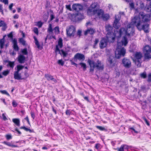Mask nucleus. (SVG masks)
Masks as SVG:
<instances>
[{
    "instance_id": "1",
    "label": "nucleus",
    "mask_w": 151,
    "mask_h": 151,
    "mask_svg": "<svg viewBox=\"0 0 151 151\" xmlns=\"http://www.w3.org/2000/svg\"><path fill=\"white\" fill-rule=\"evenodd\" d=\"M98 8V4L97 2L93 3L87 10V14L91 16L96 15L99 19H101L104 12L102 9H97Z\"/></svg>"
},
{
    "instance_id": "2",
    "label": "nucleus",
    "mask_w": 151,
    "mask_h": 151,
    "mask_svg": "<svg viewBox=\"0 0 151 151\" xmlns=\"http://www.w3.org/2000/svg\"><path fill=\"white\" fill-rule=\"evenodd\" d=\"M151 19V15L146 14L143 12H140L138 16H136L132 20V24H136L139 22L140 23H147L149 22Z\"/></svg>"
},
{
    "instance_id": "3",
    "label": "nucleus",
    "mask_w": 151,
    "mask_h": 151,
    "mask_svg": "<svg viewBox=\"0 0 151 151\" xmlns=\"http://www.w3.org/2000/svg\"><path fill=\"white\" fill-rule=\"evenodd\" d=\"M87 62L90 66V71L93 72L94 70V68H96L98 70H102L104 68V65L101 63L100 61L98 60L96 63L93 60L88 59Z\"/></svg>"
},
{
    "instance_id": "4",
    "label": "nucleus",
    "mask_w": 151,
    "mask_h": 151,
    "mask_svg": "<svg viewBox=\"0 0 151 151\" xmlns=\"http://www.w3.org/2000/svg\"><path fill=\"white\" fill-rule=\"evenodd\" d=\"M139 22L136 24H132L135 26L139 31L143 30L146 33H148L149 32L150 24L147 23H140Z\"/></svg>"
},
{
    "instance_id": "5",
    "label": "nucleus",
    "mask_w": 151,
    "mask_h": 151,
    "mask_svg": "<svg viewBox=\"0 0 151 151\" xmlns=\"http://www.w3.org/2000/svg\"><path fill=\"white\" fill-rule=\"evenodd\" d=\"M132 58L133 61L135 62V64L138 67H139L141 66L142 63V58L143 57L142 54L140 52H136Z\"/></svg>"
},
{
    "instance_id": "6",
    "label": "nucleus",
    "mask_w": 151,
    "mask_h": 151,
    "mask_svg": "<svg viewBox=\"0 0 151 151\" xmlns=\"http://www.w3.org/2000/svg\"><path fill=\"white\" fill-rule=\"evenodd\" d=\"M24 66L20 65H18L17 66V70L14 72V78L17 80H22L24 79V77H22V76L19 71L24 68Z\"/></svg>"
},
{
    "instance_id": "7",
    "label": "nucleus",
    "mask_w": 151,
    "mask_h": 151,
    "mask_svg": "<svg viewBox=\"0 0 151 151\" xmlns=\"http://www.w3.org/2000/svg\"><path fill=\"white\" fill-rule=\"evenodd\" d=\"M140 7L141 9L146 12L150 13L151 12V1L147 3L146 5L142 1H141L139 2Z\"/></svg>"
},
{
    "instance_id": "8",
    "label": "nucleus",
    "mask_w": 151,
    "mask_h": 151,
    "mask_svg": "<svg viewBox=\"0 0 151 151\" xmlns=\"http://www.w3.org/2000/svg\"><path fill=\"white\" fill-rule=\"evenodd\" d=\"M126 50L124 48H116L115 51V57L117 59L120 58L121 56H124Z\"/></svg>"
},
{
    "instance_id": "9",
    "label": "nucleus",
    "mask_w": 151,
    "mask_h": 151,
    "mask_svg": "<svg viewBox=\"0 0 151 151\" xmlns=\"http://www.w3.org/2000/svg\"><path fill=\"white\" fill-rule=\"evenodd\" d=\"M120 19V15L117 14L115 15V19L113 24V26L116 29H119L121 26V24L119 22Z\"/></svg>"
},
{
    "instance_id": "10",
    "label": "nucleus",
    "mask_w": 151,
    "mask_h": 151,
    "mask_svg": "<svg viewBox=\"0 0 151 151\" xmlns=\"http://www.w3.org/2000/svg\"><path fill=\"white\" fill-rule=\"evenodd\" d=\"M66 31L68 36L70 37H73L76 33V28L73 26L71 25L66 29Z\"/></svg>"
},
{
    "instance_id": "11",
    "label": "nucleus",
    "mask_w": 151,
    "mask_h": 151,
    "mask_svg": "<svg viewBox=\"0 0 151 151\" xmlns=\"http://www.w3.org/2000/svg\"><path fill=\"white\" fill-rule=\"evenodd\" d=\"M144 48L143 50L145 59L149 60L151 58V48Z\"/></svg>"
},
{
    "instance_id": "12",
    "label": "nucleus",
    "mask_w": 151,
    "mask_h": 151,
    "mask_svg": "<svg viewBox=\"0 0 151 151\" xmlns=\"http://www.w3.org/2000/svg\"><path fill=\"white\" fill-rule=\"evenodd\" d=\"M116 37L115 34L112 32H108L106 35L107 40L111 42H114Z\"/></svg>"
},
{
    "instance_id": "13",
    "label": "nucleus",
    "mask_w": 151,
    "mask_h": 151,
    "mask_svg": "<svg viewBox=\"0 0 151 151\" xmlns=\"http://www.w3.org/2000/svg\"><path fill=\"white\" fill-rule=\"evenodd\" d=\"M122 63L123 66L126 68H129L131 66V61L127 58H124L123 59Z\"/></svg>"
},
{
    "instance_id": "14",
    "label": "nucleus",
    "mask_w": 151,
    "mask_h": 151,
    "mask_svg": "<svg viewBox=\"0 0 151 151\" xmlns=\"http://www.w3.org/2000/svg\"><path fill=\"white\" fill-rule=\"evenodd\" d=\"M85 59L84 55L83 54L80 53H77L76 54L74 57V60L75 61H76L77 60L82 61L84 60Z\"/></svg>"
},
{
    "instance_id": "15",
    "label": "nucleus",
    "mask_w": 151,
    "mask_h": 151,
    "mask_svg": "<svg viewBox=\"0 0 151 151\" xmlns=\"http://www.w3.org/2000/svg\"><path fill=\"white\" fill-rule=\"evenodd\" d=\"M119 35L120 36H122L123 35L125 34L128 36H130V33H129L127 31V29H126L124 27H121L119 31Z\"/></svg>"
},
{
    "instance_id": "16",
    "label": "nucleus",
    "mask_w": 151,
    "mask_h": 151,
    "mask_svg": "<svg viewBox=\"0 0 151 151\" xmlns=\"http://www.w3.org/2000/svg\"><path fill=\"white\" fill-rule=\"evenodd\" d=\"M6 37V35H4L2 39L0 40V47H3L4 45L6 47H7L9 45V42L5 41V38Z\"/></svg>"
},
{
    "instance_id": "17",
    "label": "nucleus",
    "mask_w": 151,
    "mask_h": 151,
    "mask_svg": "<svg viewBox=\"0 0 151 151\" xmlns=\"http://www.w3.org/2000/svg\"><path fill=\"white\" fill-rule=\"evenodd\" d=\"M109 58L107 59L108 63L111 66H113L114 65V57L112 55H110L109 56H108Z\"/></svg>"
},
{
    "instance_id": "18",
    "label": "nucleus",
    "mask_w": 151,
    "mask_h": 151,
    "mask_svg": "<svg viewBox=\"0 0 151 151\" xmlns=\"http://www.w3.org/2000/svg\"><path fill=\"white\" fill-rule=\"evenodd\" d=\"M84 18V16L83 14L78 13L75 15V19L77 21H80Z\"/></svg>"
},
{
    "instance_id": "19",
    "label": "nucleus",
    "mask_w": 151,
    "mask_h": 151,
    "mask_svg": "<svg viewBox=\"0 0 151 151\" xmlns=\"http://www.w3.org/2000/svg\"><path fill=\"white\" fill-rule=\"evenodd\" d=\"M45 76L47 80L49 81L51 80L55 83H56L57 82V80L54 78L53 76L47 74H45Z\"/></svg>"
},
{
    "instance_id": "20",
    "label": "nucleus",
    "mask_w": 151,
    "mask_h": 151,
    "mask_svg": "<svg viewBox=\"0 0 151 151\" xmlns=\"http://www.w3.org/2000/svg\"><path fill=\"white\" fill-rule=\"evenodd\" d=\"M55 52L56 54L58 53L61 55H62L64 57H65L67 55V53L64 51L63 50H60L59 48H56Z\"/></svg>"
},
{
    "instance_id": "21",
    "label": "nucleus",
    "mask_w": 151,
    "mask_h": 151,
    "mask_svg": "<svg viewBox=\"0 0 151 151\" xmlns=\"http://www.w3.org/2000/svg\"><path fill=\"white\" fill-rule=\"evenodd\" d=\"M129 149L128 146L126 145H123L121 146L120 147L117 148L116 149L117 150V151H125L126 150L127 151Z\"/></svg>"
},
{
    "instance_id": "22",
    "label": "nucleus",
    "mask_w": 151,
    "mask_h": 151,
    "mask_svg": "<svg viewBox=\"0 0 151 151\" xmlns=\"http://www.w3.org/2000/svg\"><path fill=\"white\" fill-rule=\"evenodd\" d=\"M2 27L1 30L5 31L7 28V24L4 21L0 19V27Z\"/></svg>"
},
{
    "instance_id": "23",
    "label": "nucleus",
    "mask_w": 151,
    "mask_h": 151,
    "mask_svg": "<svg viewBox=\"0 0 151 151\" xmlns=\"http://www.w3.org/2000/svg\"><path fill=\"white\" fill-rule=\"evenodd\" d=\"M19 48H13L9 50V53L10 55H14L16 54L17 52L19 50Z\"/></svg>"
},
{
    "instance_id": "24",
    "label": "nucleus",
    "mask_w": 151,
    "mask_h": 151,
    "mask_svg": "<svg viewBox=\"0 0 151 151\" xmlns=\"http://www.w3.org/2000/svg\"><path fill=\"white\" fill-rule=\"evenodd\" d=\"M95 31V30L92 28H89L87 29L84 32V34L86 35L88 34H90L91 35L93 34Z\"/></svg>"
},
{
    "instance_id": "25",
    "label": "nucleus",
    "mask_w": 151,
    "mask_h": 151,
    "mask_svg": "<svg viewBox=\"0 0 151 151\" xmlns=\"http://www.w3.org/2000/svg\"><path fill=\"white\" fill-rule=\"evenodd\" d=\"M18 41L20 44H21L24 46H26L27 45V43L26 41L24 40L23 37H21L19 38Z\"/></svg>"
},
{
    "instance_id": "26",
    "label": "nucleus",
    "mask_w": 151,
    "mask_h": 151,
    "mask_svg": "<svg viewBox=\"0 0 151 151\" xmlns=\"http://www.w3.org/2000/svg\"><path fill=\"white\" fill-rule=\"evenodd\" d=\"M25 59V57L23 55L21 54L18 57V60L20 63H24V62Z\"/></svg>"
},
{
    "instance_id": "27",
    "label": "nucleus",
    "mask_w": 151,
    "mask_h": 151,
    "mask_svg": "<svg viewBox=\"0 0 151 151\" xmlns=\"http://www.w3.org/2000/svg\"><path fill=\"white\" fill-rule=\"evenodd\" d=\"M110 18L109 15L107 14H104V13L103 14L101 18L104 21H107Z\"/></svg>"
},
{
    "instance_id": "28",
    "label": "nucleus",
    "mask_w": 151,
    "mask_h": 151,
    "mask_svg": "<svg viewBox=\"0 0 151 151\" xmlns=\"http://www.w3.org/2000/svg\"><path fill=\"white\" fill-rule=\"evenodd\" d=\"M2 143L5 145H7L8 146L11 147H18V146L17 145H12L10 142H8L7 141H4Z\"/></svg>"
},
{
    "instance_id": "29",
    "label": "nucleus",
    "mask_w": 151,
    "mask_h": 151,
    "mask_svg": "<svg viewBox=\"0 0 151 151\" xmlns=\"http://www.w3.org/2000/svg\"><path fill=\"white\" fill-rule=\"evenodd\" d=\"M12 122L17 126H20V120L19 119L14 118L12 119Z\"/></svg>"
},
{
    "instance_id": "30",
    "label": "nucleus",
    "mask_w": 151,
    "mask_h": 151,
    "mask_svg": "<svg viewBox=\"0 0 151 151\" xmlns=\"http://www.w3.org/2000/svg\"><path fill=\"white\" fill-rule=\"evenodd\" d=\"M58 45L59 47H62L63 46V40L62 38H59L58 41V45L56 46V47H58Z\"/></svg>"
},
{
    "instance_id": "31",
    "label": "nucleus",
    "mask_w": 151,
    "mask_h": 151,
    "mask_svg": "<svg viewBox=\"0 0 151 151\" xmlns=\"http://www.w3.org/2000/svg\"><path fill=\"white\" fill-rule=\"evenodd\" d=\"M53 29L52 27V25L50 24L48 25V27L47 29V32L49 34L53 33Z\"/></svg>"
},
{
    "instance_id": "32",
    "label": "nucleus",
    "mask_w": 151,
    "mask_h": 151,
    "mask_svg": "<svg viewBox=\"0 0 151 151\" xmlns=\"http://www.w3.org/2000/svg\"><path fill=\"white\" fill-rule=\"evenodd\" d=\"M124 40L121 41L122 45L125 46L127 44L128 42L127 38L125 37H124Z\"/></svg>"
},
{
    "instance_id": "33",
    "label": "nucleus",
    "mask_w": 151,
    "mask_h": 151,
    "mask_svg": "<svg viewBox=\"0 0 151 151\" xmlns=\"http://www.w3.org/2000/svg\"><path fill=\"white\" fill-rule=\"evenodd\" d=\"M106 29L107 32H112L113 27L110 24H108L106 26Z\"/></svg>"
},
{
    "instance_id": "34",
    "label": "nucleus",
    "mask_w": 151,
    "mask_h": 151,
    "mask_svg": "<svg viewBox=\"0 0 151 151\" xmlns=\"http://www.w3.org/2000/svg\"><path fill=\"white\" fill-rule=\"evenodd\" d=\"M80 6V5L78 4H73L72 5V8L74 10L76 11H78V9H80L79 8V6Z\"/></svg>"
},
{
    "instance_id": "35",
    "label": "nucleus",
    "mask_w": 151,
    "mask_h": 151,
    "mask_svg": "<svg viewBox=\"0 0 151 151\" xmlns=\"http://www.w3.org/2000/svg\"><path fill=\"white\" fill-rule=\"evenodd\" d=\"M6 62L8 63V64L7 65V66H9L12 68H14V62H12L9 61H7Z\"/></svg>"
},
{
    "instance_id": "36",
    "label": "nucleus",
    "mask_w": 151,
    "mask_h": 151,
    "mask_svg": "<svg viewBox=\"0 0 151 151\" xmlns=\"http://www.w3.org/2000/svg\"><path fill=\"white\" fill-rule=\"evenodd\" d=\"M55 35H58L60 33V29L58 26H56L53 29Z\"/></svg>"
},
{
    "instance_id": "37",
    "label": "nucleus",
    "mask_w": 151,
    "mask_h": 151,
    "mask_svg": "<svg viewBox=\"0 0 151 151\" xmlns=\"http://www.w3.org/2000/svg\"><path fill=\"white\" fill-rule=\"evenodd\" d=\"M106 43L104 40H101L99 44L100 47H106V46H104V45L105 44L106 45Z\"/></svg>"
},
{
    "instance_id": "38",
    "label": "nucleus",
    "mask_w": 151,
    "mask_h": 151,
    "mask_svg": "<svg viewBox=\"0 0 151 151\" xmlns=\"http://www.w3.org/2000/svg\"><path fill=\"white\" fill-rule=\"evenodd\" d=\"M12 43L13 44V47H19L17 45V40L16 39H13Z\"/></svg>"
},
{
    "instance_id": "39",
    "label": "nucleus",
    "mask_w": 151,
    "mask_h": 151,
    "mask_svg": "<svg viewBox=\"0 0 151 151\" xmlns=\"http://www.w3.org/2000/svg\"><path fill=\"white\" fill-rule=\"evenodd\" d=\"M81 66V67L83 68L84 70H86V66L85 63H80L79 64Z\"/></svg>"
},
{
    "instance_id": "40",
    "label": "nucleus",
    "mask_w": 151,
    "mask_h": 151,
    "mask_svg": "<svg viewBox=\"0 0 151 151\" xmlns=\"http://www.w3.org/2000/svg\"><path fill=\"white\" fill-rule=\"evenodd\" d=\"M33 38L35 40V45L37 46V47H40V45L39 42L36 37L34 36Z\"/></svg>"
},
{
    "instance_id": "41",
    "label": "nucleus",
    "mask_w": 151,
    "mask_h": 151,
    "mask_svg": "<svg viewBox=\"0 0 151 151\" xmlns=\"http://www.w3.org/2000/svg\"><path fill=\"white\" fill-rule=\"evenodd\" d=\"M20 129H23L24 130L26 131L27 132H32V131L29 128H27L25 127L24 126V127H20Z\"/></svg>"
},
{
    "instance_id": "42",
    "label": "nucleus",
    "mask_w": 151,
    "mask_h": 151,
    "mask_svg": "<svg viewBox=\"0 0 151 151\" xmlns=\"http://www.w3.org/2000/svg\"><path fill=\"white\" fill-rule=\"evenodd\" d=\"M106 55L108 56H109V55H112V54L111 52V50H110V49H106Z\"/></svg>"
},
{
    "instance_id": "43",
    "label": "nucleus",
    "mask_w": 151,
    "mask_h": 151,
    "mask_svg": "<svg viewBox=\"0 0 151 151\" xmlns=\"http://www.w3.org/2000/svg\"><path fill=\"white\" fill-rule=\"evenodd\" d=\"M21 52L24 55H27V50L25 48L22 49Z\"/></svg>"
},
{
    "instance_id": "44",
    "label": "nucleus",
    "mask_w": 151,
    "mask_h": 151,
    "mask_svg": "<svg viewBox=\"0 0 151 151\" xmlns=\"http://www.w3.org/2000/svg\"><path fill=\"white\" fill-rule=\"evenodd\" d=\"M0 92L3 94H5L9 96H10L9 94L6 90H1L0 91Z\"/></svg>"
},
{
    "instance_id": "45",
    "label": "nucleus",
    "mask_w": 151,
    "mask_h": 151,
    "mask_svg": "<svg viewBox=\"0 0 151 151\" xmlns=\"http://www.w3.org/2000/svg\"><path fill=\"white\" fill-rule=\"evenodd\" d=\"M50 3L47 0L46 2V4L45 5V7L46 9H48L49 8L50 5Z\"/></svg>"
},
{
    "instance_id": "46",
    "label": "nucleus",
    "mask_w": 151,
    "mask_h": 151,
    "mask_svg": "<svg viewBox=\"0 0 151 151\" xmlns=\"http://www.w3.org/2000/svg\"><path fill=\"white\" fill-rule=\"evenodd\" d=\"M96 127L97 129H99L101 131H104L106 130L105 128L104 127H102V126H96Z\"/></svg>"
},
{
    "instance_id": "47",
    "label": "nucleus",
    "mask_w": 151,
    "mask_h": 151,
    "mask_svg": "<svg viewBox=\"0 0 151 151\" xmlns=\"http://www.w3.org/2000/svg\"><path fill=\"white\" fill-rule=\"evenodd\" d=\"M9 73V70H7L4 71L2 73V74L5 76H6Z\"/></svg>"
},
{
    "instance_id": "48",
    "label": "nucleus",
    "mask_w": 151,
    "mask_h": 151,
    "mask_svg": "<svg viewBox=\"0 0 151 151\" xmlns=\"http://www.w3.org/2000/svg\"><path fill=\"white\" fill-rule=\"evenodd\" d=\"M43 23L41 21H39L37 22V26L39 28L41 27L43 25Z\"/></svg>"
},
{
    "instance_id": "49",
    "label": "nucleus",
    "mask_w": 151,
    "mask_h": 151,
    "mask_svg": "<svg viewBox=\"0 0 151 151\" xmlns=\"http://www.w3.org/2000/svg\"><path fill=\"white\" fill-rule=\"evenodd\" d=\"M129 7L131 9H132L134 8V3L133 2H131L129 4Z\"/></svg>"
},
{
    "instance_id": "50",
    "label": "nucleus",
    "mask_w": 151,
    "mask_h": 151,
    "mask_svg": "<svg viewBox=\"0 0 151 151\" xmlns=\"http://www.w3.org/2000/svg\"><path fill=\"white\" fill-rule=\"evenodd\" d=\"M58 63L62 66H63L64 64V62L62 60H59L58 61Z\"/></svg>"
},
{
    "instance_id": "51",
    "label": "nucleus",
    "mask_w": 151,
    "mask_h": 151,
    "mask_svg": "<svg viewBox=\"0 0 151 151\" xmlns=\"http://www.w3.org/2000/svg\"><path fill=\"white\" fill-rule=\"evenodd\" d=\"M140 76L141 77L144 78H145L146 77V73L145 72H143V73L141 74Z\"/></svg>"
},
{
    "instance_id": "52",
    "label": "nucleus",
    "mask_w": 151,
    "mask_h": 151,
    "mask_svg": "<svg viewBox=\"0 0 151 151\" xmlns=\"http://www.w3.org/2000/svg\"><path fill=\"white\" fill-rule=\"evenodd\" d=\"M34 32L36 35H38V29L37 27H35L33 29Z\"/></svg>"
},
{
    "instance_id": "53",
    "label": "nucleus",
    "mask_w": 151,
    "mask_h": 151,
    "mask_svg": "<svg viewBox=\"0 0 151 151\" xmlns=\"http://www.w3.org/2000/svg\"><path fill=\"white\" fill-rule=\"evenodd\" d=\"M29 76V74L26 71H25L24 72V76H22V77H24V79L26 78Z\"/></svg>"
},
{
    "instance_id": "54",
    "label": "nucleus",
    "mask_w": 151,
    "mask_h": 151,
    "mask_svg": "<svg viewBox=\"0 0 151 151\" xmlns=\"http://www.w3.org/2000/svg\"><path fill=\"white\" fill-rule=\"evenodd\" d=\"M7 36L9 37L12 39L13 38V32H11L9 34L7 35Z\"/></svg>"
},
{
    "instance_id": "55",
    "label": "nucleus",
    "mask_w": 151,
    "mask_h": 151,
    "mask_svg": "<svg viewBox=\"0 0 151 151\" xmlns=\"http://www.w3.org/2000/svg\"><path fill=\"white\" fill-rule=\"evenodd\" d=\"M1 2L4 3L5 4H8V0H0Z\"/></svg>"
},
{
    "instance_id": "56",
    "label": "nucleus",
    "mask_w": 151,
    "mask_h": 151,
    "mask_svg": "<svg viewBox=\"0 0 151 151\" xmlns=\"http://www.w3.org/2000/svg\"><path fill=\"white\" fill-rule=\"evenodd\" d=\"M6 137L7 139L8 140H9L10 139H11L12 138V136L10 135H9V134L6 135Z\"/></svg>"
},
{
    "instance_id": "57",
    "label": "nucleus",
    "mask_w": 151,
    "mask_h": 151,
    "mask_svg": "<svg viewBox=\"0 0 151 151\" xmlns=\"http://www.w3.org/2000/svg\"><path fill=\"white\" fill-rule=\"evenodd\" d=\"M66 8L67 9L69 10L70 11H71L72 9L71 8V5L70 4H69L68 5H66Z\"/></svg>"
},
{
    "instance_id": "58",
    "label": "nucleus",
    "mask_w": 151,
    "mask_h": 151,
    "mask_svg": "<svg viewBox=\"0 0 151 151\" xmlns=\"http://www.w3.org/2000/svg\"><path fill=\"white\" fill-rule=\"evenodd\" d=\"M145 122V123L146 124L148 125L149 126L150 125V124L149 122L148 121V120L147 119L145 118H143Z\"/></svg>"
},
{
    "instance_id": "59",
    "label": "nucleus",
    "mask_w": 151,
    "mask_h": 151,
    "mask_svg": "<svg viewBox=\"0 0 151 151\" xmlns=\"http://www.w3.org/2000/svg\"><path fill=\"white\" fill-rule=\"evenodd\" d=\"M99 42V39L98 38H96L95 41H94V46H95Z\"/></svg>"
},
{
    "instance_id": "60",
    "label": "nucleus",
    "mask_w": 151,
    "mask_h": 151,
    "mask_svg": "<svg viewBox=\"0 0 151 151\" xmlns=\"http://www.w3.org/2000/svg\"><path fill=\"white\" fill-rule=\"evenodd\" d=\"M116 77H118L120 75V73L119 71H116Z\"/></svg>"
},
{
    "instance_id": "61",
    "label": "nucleus",
    "mask_w": 151,
    "mask_h": 151,
    "mask_svg": "<svg viewBox=\"0 0 151 151\" xmlns=\"http://www.w3.org/2000/svg\"><path fill=\"white\" fill-rule=\"evenodd\" d=\"M71 112L69 110H67L65 112L66 115H70V114Z\"/></svg>"
},
{
    "instance_id": "62",
    "label": "nucleus",
    "mask_w": 151,
    "mask_h": 151,
    "mask_svg": "<svg viewBox=\"0 0 151 151\" xmlns=\"http://www.w3.org/2000/svg\"><path fill=\"white\" fill-rule=\"evenodd\" d=\"M12 105L14 107H15L17 106V104L15 101H14L12 102Z\"/></svg>"
},
{
    "instance_id": "63",
    "label": "nucleus",
    "mask_w": 151,
    "mask_h": 151,
    "mask_svg": "<svg viewBox=\"0 0 151 151\" xmlns=\"http://www.w3.org/2000/svg\"><path fill=\"white\" fill-rule=\"evenodd\" d=\"M54 18V15L53 14H51L50 16V21H52Z\"/></svg>"
},
{
    "instance_id": "64",
    "label": "nucleus",
    "mask_w": 151,
    "mask_h": 151,
    "mask_svg": "<svg viewBox=\"0 0 151 151\" xmlns=\"http://www.w3.org/2000/svg\"><path fill=\"white\" fill-rule=\"evenodd\" d=\"M148 81L149 82H151V73H150L148 76Z\"/></svg>"
}]
</instances>
